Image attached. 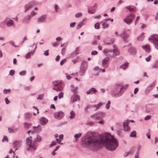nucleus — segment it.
<instances>
[{
	"label": "nucleus",
	"instance_id": "obj_58",
	"mask_svg": "<svg viewBox=\"0 0 158 158\" xmlns=\"http://www.w3.org/2000/svg\"><path fill=\"white\" fill-rule=\"evenodd\" d=\"M66 61V59H64L62 60H61L60 62V64L61 65H62L64 63H65Z\"/></svg>",
	"mask_w": 158,
	"mask_h": 158
},
{
	"label": "nucleus",
	"instance_id": "obj_33",
	"mask_svg": "<svg viewBox=\"0 0 158 158\" xmlns=\"http://www.w3.org/2000/svg\"><path fill=\"white\" fill-rule=\"evenodd\" d=\"M81 133H80L78 134H76L74 135V137L76 142H77V141L78 139L80 137L81 135Z\"/></svg>",
	"mask_w": 158,
	"mask_h": 158
},
{
	"label": "nucleus",
	"instance_id": "obj_47",
	"mask_svg": "<svg viewBox=\"0 0 158 158\" xmlns=\"http://www.w3.org/2000/svg\"><path fill=\"white\" fill-rule=\"evenodd\" d=\"M64 93L62 92H60L58 94V97L59 99H61L63 97Z\"/></svg>",
	"mask_w": 158,
	"mask_h": 158
},
{
	"label": "nucleus",
	"instance_id": "obj_57",
	"mask_svg": "<svg viewBox=\"0 0 158 158\" xmlns=\"http://www.w3.org/2000/svg\"><path fill=\"white\" fill-rule=\"evenodd\" d=\"M10 91V89H5L4 90L3 92L5 94H7L8 93H9Z\"/></svg>",
	"mask_w": 158,
	"mask_h": 158
},
{
	"label": "nucleus",
	"instance_id": "obj_29",
	"mask_svg": "<svg viewBox=\"0 0 158 158\" xmlns=\"http://www.w3.org/2000/svg\"><path fill=\"white\" fill-rule=\"evenodd\" d=\"M86 18L84 19L81 21L77 25L76 27V29H80L83 24V22L86 20Z\"/></svg>",
	"mask_w": 158,
	"mask_h": 158
},
{
	"label": "nucleus",
	"instance_id": "obj_54",
	"mask_svg": "<svg viewBox=\"0 0 158 158\" xmlns=\"http://www.w3.org/2000/svg\"><path fill=\"white\" fill-rule=\"evenodd\" d=\"M110 101H108L107 103L106 104V107L107 109H108L109 108L110 106Z\"/></svg>",
	"mask_w": 158,
	"mask_h": 158
},
{
	"label": "nucleus",
	"instance_id": "obj_17",
	"mask_svg": "<svg viewBox=\"0 0 158 158\" xmlns=\"http://www.w3.org/2000/svg\"><path fill=\"white\" fill-rule=\"evenodd\" d=\"M40 123L41 125L44 126L48 122L47 118L44 117H42L40 119Z\"/></svg>",
	"mask_w": 158,
	"mask_h": 158
},
{
	"label": "nucleus",
	"instance_id": "obj_5",
	"mask_svg": "<svg viewBox=\"0 0 158 158\" xmlns=\"http://www.w3.org/2000/svg\"><path fill=\"white\" fill-rule=\"evenodd\" d=\"M87 64H81L79 71V74L81 76H82L84 75L85 73V71L87 69Z\"/></svg>",
	"mask_w": 158,
	"mask_h": 158
},
{
	"label": "nucleus",
	"instance_id": "obj_37",
	"mask_svg": "<svg viewBox=\"0 0 158 158\" xmlns=\"http://www.w3.org/2000/svg\"><path fill=\"white\" fill-rule=\"evenodd\" d=\"M14 145L16 147H19L21 145V142L17 141H15L13 143Z\"/></svg>",
	"mask_w": 158,
	"mask_h": 158
},
{
	"label": "nucleus",
	"instance_id": "obj_55",
	"mask_svg": "<svg viewBox=\"0 0 158 158\" xmlns=\"http://www.w3.org/2000/svg\"><path fill=\"white\" fill-rule=\"evenodd\" d=\"M26 144L27 145L29 144V143L32 141L31 139H30L29 138H27L26 139Z\"/></svg>",
	"mask_w": 158,
	"mask_h": 158
},
{
	"label": "nucleus",
	"instance_id": "obj_8",
	"mask_svg": "<svg viewBox=\"0 0 158 158\" xmlns=\"http://www.w3.org/2000/svg\"><path fill=\"white\" fill-rule=\"evenodd\" d=\"M123 127L124 131L127 132L130 131L131 128L128 126V120H126L124 121L123 124Z\"/></svg>",
	"mask_w": 158,
	"mask_h": 158
},
{
	"label": "nucleus",
	"instance_id": "obj_14",
	"mask_svg": "<svg viewBox=\"0 0 158 158\" xmlns=\"http://www.w3.org/2000/svg\"><path fill=\"white\" fill-rule=\"evenodd\" d=\"M97 92V90L94 87H92L90 89H89V90L87 91L86 93L87 94H95Z\"/></svg>",
	"mask_w": 158,
	"mask_h": 158
},
{
	"label": "nucleus",
	"instance_id": "obj_34",
	"mask_svg": "<svg viewBox=\"0 0 158 158\" xmlns=\"http://www.w3.org/2000/svg\"><path fill=\"white\" fill-rule=\"evenodd\" d=\"M25 119L27 120H29L31 117V114L29 113H27L24 114Z\"/></svg>",
	"mask_w": 158,
	"mask_h": 158
},
{
	"label": "nucleus",
	"instance_id": "obj_48",
	"mask_svg": "<svg viewBox=\"0 0 158 158\" xmlns=\"http://www.w3.org/2000/svg\"><path fill=\"white\" fill-rule=\"evenodd\" d=\"M28 15L24 17V18L23 19V23H27L28 22V20H29L28 19Z\"/></svg>",
	"mask_w": 158,
	"mask_h": 158
},
{
	"label": "nucleus",
	"instance_id": "obj_9",
	"mask_svg": "<svg viewBox=\"0 0 158 158\" xmlns=\"http://www.w3.org/2000/svg\"><path fill=\"white\" fill-rule=\"evenodd\" d=\"M120 36L124 42H127L128 35L126 32L125 30L122 32Z\"/></svg>",
	"mask_w": 158,
	"mask_h": 158
},
{
	"label": "nucleus",
	"instance_id": "obj_41",
	"mask_svg": "<svg viewBox=\"0 0 158 158\" xmlns=\"http://www.w3.org/2000/svg\"><path fill=\"white\" fill-rule=\"evenodd\" d=\"M36 14V13L34 11H32L30 15H28V19L29 20H30L31 18L33 16Z\"/></svg>",
	"mask_w": 158,
	"mask_h": 158
},
{
	"label": "nucleus",
	"instance_id": "obj_3",
	"mask_svg": "<svg viewBox=\"0 0 158 158\" xmlns=\"http://www.w3.org/2000/svg\"><path fill=\"white\" fill-rule=\"evenodd\" d=\"M134 18L135 15L133 13H131L128 14L123 21L127 24L130 25L133 20Z\"/></svg>",
	"mask_w": 158,
	"mask_h": 158
},
{
	"label": "nucleus",
	"instance_id": "obj_28",
	"mask_svg": "<svg viewBox=\"0 0 158 158\" xmlns=\"http://www.w3.org/2000/svg\"><path fill=\"white\" fill-rule=\"evenodd\" d=\"M33 128L34 129V131H41L42 129V127L40 125H38L37 126H33Z\"/></svg>",
	"mask_w": 158,
	"mask_h": 158
},
{
	"label": "nucleus",
	"instance_id": "obj_35",
	"mask_svg": "<svg viewBox=\"0 0 158 158\" xmlns=\"http://www.w3.org/2000/svg\"><path fill=\"white\" fill-rule=\"evenodd\" d=\"M31 125V123H27L25 122L24 123V128L27 130L30 127Z\"/></svg>",
	"mask_w": 158,
	"mask_h": 158
},
{
	"label": "nucleus",
	"instance_id": "obj_15",
	"mask_svg": "<svg viewBox=\"0 0 158 158\" xmlns=\"http://www.w3.org/2000/svg\"><path fill=\"white\" fill-rule=\"evenodd\" d=\"M36 142L34 140L32 141L29 144V147L30 148L35 150L37 148V145H36Z\"/></svg>",
	"mask_w": 158,
	"mask_h": 158
},
{
	"label": "nucleus",
	"instance_id": "obj_52",
	"mask_svg": "<svg viewBox=\"0 0 158 158\" xmlns=\"http://www.w3.org/2000/svg\"><path fill=\"white\" fill-rule=\"evenodd\" d=\"M26 72L25 71H23L19 72V74L21 76H24L26 75Z\"/></svg>",
	"mask_w": 158,
	"mask_h": 158
},
{
	"label": "nucleus",
	"instance_id": "obj_24",
	"mask_svg": "<svg viewBox=\"0 0 158 158\" xmlns=\"http://www.w3.org/2000/svg\"><path fill=\"white\" fill-rule=\"evenodd\" d=\"M72 98L73 102H75L77 100H79V97L76 94H74L72 96Z\"/></svg>",
	"mask_w": 158,
	"mask_h": 158
},
{
	"label": "nucleus",
	"instance_id": "obj_40",
	"mask_svg": "<svg viewBox=\"0 0 158 158\" xmlns=\"http://www.w3.org/2000/svg\"><path fill=\"white\" fill-rule=\"evenodd\" d=\"M70 116L69 117V118L71 119H73L75 117V114L74 112L72 110L70 113Z\"/></svg>",
	"mask_w": 158,
	"mask_h": 158
},
{
	"label": "nucleus",
	"instance_id": "obj_22",
	"mask_svg": "<svg viewBox=\"0 0 158 158\" xmlns=\"http://www.w3.org/2000/svg\"><path fill=\"white\" fill-rule=\"evenodd\" d=\"M155 85V83L154 82L150 84L147 87L146 91L149 92L151 90Z\"/></svg>",
	"mask_w": 158,
	"mask_h": 158
},
{
	"label": "nucleus",
	"instance_id": "obj_42",
	"mask_svg": "<svg viewBox=\"0 0 158 158\" xmlns=\"http://www.w3.org/2000/svg\"><path fill=\"white\" fill-rule=\"evenodd\" d=\"M109 24L106 22L102 24V28L103 29L107 28L109 27Z\"/></svg>",
	"mask_w": 158,
	"mask_h": 158
},
{
	"label": "nucleus",
	"instance_id": "obj_30",
	"mask_svg": "<svg viewBox=\"0 0 158 158\" xmlns=\"http://www.w3.org/2000/svg\"><path fill=\"white\" fill-rule=\"evenodd\" d=\"M34 53V51H32L31 52H28L27 53L25 56V58L26 59H28L31 56L33 55Z\"/></svg>",
	"mask_w": 158,
	"mask_h": 158
},
{
	"label": "nucleus",
	"instance_id": "obj_46",
	"mask_svg": "<svg viewBox=\"0 0 158 158\" xmlns=\"http://www.w3.org/2000/svg\"><path fill=\"white\" fill-rule=\"evenodd\" d=\"M135 151V148L133 147L131 148L128 152L129 154H133Z\"/></svg>",
	"mask_w": 158,
	"mask_h": 158
},
{
	"label": "nucleus",
	"instance_id": "obj_13",
	"mask_svg": "<svg viewBox=\"0 0 158 158\" xmlns=\"http://www.w3.org/2000/svg\"><path fill=\"white\" fill-rule=\"evenodd\" d=\"M46 15H43L39 17L37 19V22L39 23H41L46 20Z\"/></svg>",
	"mask_w": 158,
	"mask_h": 158
},
{
	"label": "nucleus",
	"instance_id": "obj_11",
	"mask_svg": "<svg viewBox=\"0 0 158 158\" xmlns=\"http://www.w3.org/2000/svg\"><path fill=\"white\" fill-rule=\"evenodd\" d=\"M103 115V113L102 112H98L94 113L90 116L91 118L95 117V119L98 120V118L101 119V116Z\"/></svg>",
	"mask_w": 158,
	"mask_h": 158
},
{
	"label": "nucleus",
	"instance_id": "obj_45",
	"mask_svg": "<svg viewBox=\"0 0 158 158\" xmlns=\"http://www.w3.org/2000/svg\"><path fill=\"white\" fill-rule=\"evenodd\" d=\"M54 9L55 12H57L59 9L58 6L57 4H55L54 5Z\"/></svg>",
	"mask_w": 158,
	"mask_h": 158
},
{
	"label": "nucleus",
	"instance_id": "obj_31",
	"mask_svg": "<svg viewBox=\"0 0 158 158\" xmlns=\"http://www.w3.org/2000/svg\"><path fill=\"white\" fill-rule=\"evenodd\" d=\"M124 87V86L123 85L121 84H119L115 85L114 87V90L116 91L120 89V87Z\"/></svg>",
	"mask_w": 158,
	"mask_h": 158
},
{
	"label": "nucleus",
	"instance_id": "obj_63",
	"mask_svg": "<svg viewBox=\"0 0 158 158\" xmlns=\"http://www.w3.org/2000/svg\"><path fill=\"white\" fill-rule=\"evenodd\" d=\"M8 140V139L7 137L6 136H4L2 139V142H4L5 141H7Z\"/></svg>",
	"mask_w": 158,
	"mask_h": 158
},
{
	"label": "nucleus",
	"instance_id": "obj_26",
	"mask_svg": "<svg viewBox=\"0 0 158 158\" xmlns=\"http://www.w3.org/2000/svg\"><path fill=\"white\" fill-rule=\"evenodd\" d=\"M42 140V139L41 136L37 134L36 136L34 139V141L36 143L40 142Z\"/></svg>",
	"mask_w": 158,
	"mask_h": 158
},
{
	"label": "nucleus",
	"instance_id": "obj_21",
	"mask_svg": "<svg viewBox=\"0 0 158 158\" xmlns=\"http://www.w3.org/2000/svg\"><path fill=\"white\" fill-rule=\"evenodd\" d=\"M153 104H149L146 106L145 112L148 113L153 108Z\"/></svg>",
	"mask_w": 158,
	"mask_h": 158
},
{
	"label": "nucleus",
	"instance_id": "obj_51",
	"mask_svg": "<svg viewBox=\"0 0 158 158\" xmlns=\"http://www.w3.org/2000/svg\"><path fill=\"white\" fill-rule=\"evenodd\" d=\"M115 41V39L113 38L110 39V41L109 42H106V44H112Z\"/></svg>",
	"mask_w": 158,
	"mask_h": 158
},
{
	"label": "nucleus",
	"instance_id": "obj_53",
	"mask_svg": "<svg viewBox=\"0 0 158 158\" xmlns=\"http://www.w3.org/2000/svg\"><path fill=\"white\" fill-rule=\"evenodd\" d=\"M94 28L96 29H99L100 27L99 23H96L94 25Z\"/></svg>",
	"mask_w": 158,
	"mask_h": 158
},
{
	"label": "nucleus",
	"instance_id": "obj_39",
	"mask_svg": "<svg viewBox=\"0 0 158 158\" xmlns=\"http://www.w3.org/2000/svg\"><path fill=\"white\" fill-rule=\"evenodd\" d=\"M128 64V62H125L124 63L120 66L121 68L123 69H125L127 67Z\"/></svg>",
	"mask_w": 158,
	"mask_h": 158
},
{
	"label": "nucleus",
	"instance_id": "obj_38",
	"mask_svg": "<svg viewBox=\"0 0 158 158\" xmlns=\"http://www.w3.org/2000/svg\"><path fill=\"white\" fill-rule=\"evenodd\" d=\"M14 21L13 20H10L6 23V25L8 27H10L14 25Z\"/></svg>",
	"mask_w": 158,
	"mask_h": 158
},
{
	"label": "nucleus",
	"instance_id": "obj_32",
	"mask_svg": "<svg viewBox=\"0 0 158 158\" xmlns=\"http://www.w3.org/2000/svg\"><path fill=\"white\" fill-rule=\"evenodd\" d=\"M142 48L147 52H149L150 51V48L148 45H143L142 46Z\"/></svg>",
	"mask_w": 158,
	"mask_h": 158
},
{
	"label": "nucleus",
	"instance_id": "obj_50",
	"mask_svg": "<svg viewBox=\"0 0 158 158\" xmlns=\"http://www.w3.org/2000/svg\"><path fill=\"white\" fill-rule=\"evenodd\" d=\"M57 143L54 141H52L51 143L49 145V147L50 148H52V146L55 145Z\"/></svg>",
	"mask_w": 158,
	"mask_h": 158
},
{
	"label": "nucleus",
	"instance_id": "obj_18",
	"mask_svg": "<svg viewBox=\"0 0 158 158\" xmlns=\"http://www.w3.org/2000/svg\"><path fill=\"white\" fill-rule=\"evenodd\" d=\"M96 11V9L94 8L93 6H89L88 7V13L93 14L95 13Z\"/></svg>",
	"mask_w": 158,
	"mask_h": 158
},
{
	"label": "nucleus",
	"instance_id": "obj_6",
	"mask_svg": "<svg viewBox=\"0 0 158 158\" xmlns=\"http://www.w3.org/2000/svg\"><path fill=\"white\" fill-rule=\"evenodd\" d=\"M64 115V113L61 111L59 112H56L54 114V118L58 120L61 119L63 117Z\"/></svg>",
	"mask_w": 158,
	"mask_h": 158
},
{
	"label": "nucleus",
	"instance_id": "obj_59",
	"mask_svg": "<svg viewBox=\"0 0 158 158\" xmlns=\"http://www.w3.org/2000/svg\"><path fill=\"white\" fill-rule=\"evenodd\" d=\"M94 123L92 121H89L86 123V125L90 126L94 125Z\"/></svg>",
	"mask_w": 158,
	"mask_h": 158
},
{
	"label": "nucleus",
	"instance_id": "obj_4",
	"mask_svg": "<svg viewBox=\"0 0 158 158\" xmlns=\"http://www.w3.org/2000/svg\"><path fill=\"white\" fill-rule=\"evenodd\" d=\"M148 40L156 46L158 44V35L157 34L152 35L149 37Z\"/></svg>",
	"mask_w": 158,
	"mask_h": 158
},
{
	"label": "nucleus",
	"instance_id": "obj_7",
	"mask_svg": "<svg viewBox=\"0 0 158 158\" xmlns=\"http://www.w3.org/2000/svg\"><path fill=\"white\" fill-rule=\"evenodd\" d=\"M124 87H121L120 88V90L118 92H115L114 94V96L115 97H120L124 93L126 89L123 90Z\"/></svg>",
	"mask_w": 158,
	"mask_h": 158
},
{
	"label": "nucleus",
	"instance_id": "obj_62",
	"mask_svg": "<svg viewBox=\"0 0 158 158\" xmlns=\"http://www.w3.org/2000/svg\"><path fill=\"white\" fill-rule=\"evenodd\" d=\"M97 123L101 124H103L104 123V122L103 119H101V120L97 122Z\"/></svg>",
	"mask_w": 158,
	"mask_h": 158
},
{
	"label": "nucleus",
	"instance_id": "obj_12",
	"mask_svg": "<svg viewBox=\"0 0 158 158\" xmlns=\"http://www.w3.org/2000/svg\"><path fill=\"white\" fill-rule=\"evenodd\" d=\"M103 53L106 56H110L112 54L113 50L106 48L103 50Z\"/></svg>",
	"mask_w": 158,
	"mask_h": 158
},
{
	"label": "nucleus",
	"instance_id": "obj_23",
	"mask_svg": "<svg viewBox=\"0 0 158 158\" xmlns=\"http://www.w3.org/2000/svg\"><path fill=\"white\" fill-rule=\"evenodd\" d=\"M126 8L129 10L130 11H136V8L133 6H128L126 7Z\"/></svg>",
	"mask_w": 158,
	"mask_h": 158
},
{
	"label": "nucleus",
	"instance_id": "obj_44",
	"mask_svg": "<svg viewBox=\"0 0 158 158\" xmlns=\"http://www.w3.org/2000/svg\"><path fill=\"white\" fill-rule=\"evenodd\" d=\"M136 135V131H133L130 135V137H134Z\"/></svg>",
	"mask_w": 158,
	"mask_h": 158
},
{
	"label": "nucleus",
	"instance_id": "obj_49",
	"mask_svg": "<svg viewBox=\"0 0 158 158\" xmlns=\"http://www.w3.org/2000/svg\"><path fill=\"white\" fill-rule=\"evenodd\" d=\"M82 15V13L81 12H79L77 13L75 15V17L76 18H79L80 17H81Z\"/></svg>",
	"mask_w": 158,
	"mask_h": 158
},
{
	"label": "nucleus",
	"instance_id": "obj_20",
	"mask_svg": "<svg viewBox=\"0 0 158 158\" xmlns=\"http://www.w3.org/2000/svg\"><path fill=\"white\" fill-rule=\"evenodd\" d=\"M114 49L113 52V56H116L117 55H118L119 54V52L117 50V48L116 46L115 45H113Z\"/></svg>",
	"mask_w": 158,
	"mask_h": 158
},
{
	"label": "nucleus",
	"instance_id": "obj_36",
	"mask_svg": "<svg viewBox=\"0 0 158 158\" xmlns=\"http://www.w3.org/2000/svg\"><path fill=\"white\" fill-rule=\"evenodd\" d=\"M144 34V33H142L140 35L138 36L137 37V40L138 41H141L143 40L144 38V36L143 35Z\"/></svg>",
	"mask_w": 158,
	"mask_h": 158
},
{
	"label": "nucleus",
	"instance_id": "obj_1",
	"mask_svg": "<svg viewBox=\"0 0 158 158\" xmlns=\"http://www.w3.org/2000/svg\"><path fill=\"white\" fill-rule=\"evenodd\" d=\"M118 144L117 139L109 133L98 137L95 133L89 132L85 137L81 139L82 146L88 148L94 152L99 150L103 146L108 150L113 151L118 147Z\"/></svg>",
	"mask_w": 158,
	"mask_h": 158
},
{
	"label": "nucleus",
	"instance_id": "obj_19",
	"mask_svg": "<svg viewBox=\"0 0 158 158\" xmlns=\"http://www.w3.org/2000/svg\"><path fill=\"white\" fill-rule=\"evenodd\" d=\"M33 4V2H31L26 5L25 7V12H26L27 10L30 9L32 6Z\"/></svg>",
	"mask_w": 158,
	"mask_h": 158
},
{
	"label": "nucleus",
	"instance_id": "obj_2",
	"mask_svg": "<svg viewBox=\"0 0 158 158\" xmlns=\"http://www.w3.org/2000/svg\"><path fill=\"white\" fill-rule=\"evenodd\" d=\"M53 89L57 92L62 91L63 89L64 84L61 80L55 81L53 82Z\"/></svg>",
	"mask_w": 158,
	"mask_h": 158
},
{
	"label": "nucleus",
	"instance_id": "obj_16",
	"mask_svg": "<svg viewBox=\"0 0 158 158\" xmlns=\"http://www.w3.org/2000/svg\"><path fill=\"white\" fill-rule=\"evenodd\" d=\"M128 52L129 53L132 55L136 54V52L135 48L134 47H131L128 50Z\"/></svg>",
	"mask_w": 158,
	"mask_h": 158
},
{
	"label": "nucleus",
	"instance_id": "obj_64",
	"mask_svg": "<svg viewBox=\"0 0 158 158\" xmlns=\"http://www.w3.org/2000/svg\"><path fill=\"white\" fill-rule=\"evenodd\" d=\"M76 24L75 22H73L70 24V27H74Z\"/></svg>",
	"mask_w": 158,
	"mask_h": 158
},
{
	"label": "nucleus",
	"instance_id": "obj_27",
	"mask_svg": "<svg viewBox=\"0 0 158 158\" xmlns=\"http://www.w3.org/2000/svg\"><path fill=\"white\" fill-rule=\"evenodd\" d=\"M102 105V103L101 102H99L98 104L94 105L91 107L92 108H95L96 110H97L101 107Z\"/></svg>",
	"mask_w": 158,
	"mask_h": 158
},
{
	"label": "nucleus",
	"instance_id": "obj_56",
	"mask_svg": "<svg viewBox=\"0 0 158 158\" xmlns=\"http://www.w3.org/2000/svg\"><path fill=\"white\" fill-rule=\"evenodd\" d=\"M77 87H74L73 88V89H71V91L74 93V94H76V92L77 90Z\"/></svg>",
	"mask_w": 158,
	"mask_h": 158
},
{
	"label": "nucleus",
	"instance_id": "obj_10",
	"mask_svg": "<svg viewBox=\"0 0 158 158\" xmlns=\"http://www.w3.org/2000/svg\"><path fill=\"white\" fill-rule=\"evenodd\" d=\"M109 58L106 57L102 60V65L103 67L105 68H107L109 65Z\"/></svg>",
	"mask_w": 158,
	"mask_h": 158
},
{
	"label": "nucleus",
	"instance_id": "obj_61",
	"mask_svg": "<svg viewBox=\"0 0 158 158\" xmlns=\"http://www.w3.org/2000/svg\"><path fill=\"white\" fill-rule=\"evenodd\" d=\"M66 50V48L65 47L63 48L62 49H61V53L62 54V55H64V53Z\"/></svg>",
	"mask_w": 158,
	"mask_h": 158
},
{
	"label": "nucleus",
	"instance_id": "obj_43",
	"mask_svg": "<svg viewBox=\"0 0 158 158\" xmlns=\"http://www.w3.org/2000/svg\"><path fill=\"white\" fill-rule=\"evenodd\" d=\"M79 54V52H76L75 51L72 52L71 54H69V57H72L74 56L75 55H76Z\"/></svg>",
	"mask_w": 158,
	"mask_h": 158
},
{
	"label": "nucleus",
	"instance_id": "obj_25",
	"mask_svg": "<svg viewBox=\"0 0 158 158\" xmlns=\"http://www.w3.org/2000/svg\"><path fill=\"white\" fill-rule=\"evenodd\" d=\"M8 130L9 133H13L18 131V128H8Z\"/></svg>",
	"mask_w": 158,
	"mask_h": 158
},
{
	"label": "nucleus",
	"instance_id": "obj_60",
	"mask_svg": "<svg viewBox=\"0 0 158 158\" xmlns=\"http://www.w3.org/2000/svg\"><path fill=\"white\" fill-rule=\"evenodd\" d=\"M151 117V116L150 115H147L146 117L144 118V120H147L149 119H150Z\"/></svg>",
	"mask_w": 158,
	"mask_h": 158
}]
</instances>
